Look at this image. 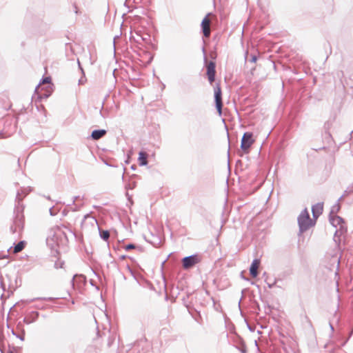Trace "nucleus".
<instances>
[{
    "mask_svg": "<svg viewBox=\"0 0 353 353\" xmlns=\"http://www.w3.org/2000/svg\"><path fill=\"white\" fill-rule=\"evenodd\" d=\"M148 154L145 152H140L139 153V165L141 166H143V165H146L148 164Z\"/></svg>",
    "mask_w": 353,
    "mask_h": 353,
    "instance_id": "13",
    "label": "nucleus"
},
{
    "mask_svg": "<svg viewBox=\"0 0 353 353\" xmlns=\"http://www.w3.org/2000/svg\"><path fill=\"white\" fill-rule=\"evenodd\" d=\"M34 307H35L36 309H38V310H44V309L46 308V307H45V306L41 305H36L34 306Z\"/></svg>",
    "mask_w": 353,
    "mask_h": 353,
    "instance_id": "28",
    "label": "nucleus"
},
{
    "mask_svg": "<svg viewBox=\"0 0 353 353\" xmlns=\"http://www.w3.org/2000/svg\"><path fill=\"white\" fill-rule=\"evenodd\" d=\"M203 52H205V48L204 47L203 48Z\"/></svg>",
    "mask_w": 353,
    "mask_h": 353,
    "instance_id": "46",
    "label": "nucleus"
},
{
    "mask_svg": "<svg viewBox=\"0 0 353 353\" xmlns=\"http://www.w3.org/2000/svg\"><path fill=\"white\" fill-rule=\"evenodd\" d=\"M254 142L253 139V134L250 132H246L243 134L241 141V148L245 152L248 153L249 148Z\"/></svg>",
    "mask_w": 353,
    "mask_h": 353,
    "instance_id": "5",
    "label": "nucleus"
},
{
    "mask_svg": "<svg viewBox=\"0 0 353 353\" xmlns=\"http://www.w3.org/2000/svg\"><path fill=\"white\" fill-rule=\"evenodd\" d=\"M26 242L24 241H19L14 247V252L18 253L22 251L25 248Z\"/></svg>",
    "mask_w": 353,
    "mask_h": 353,
    "instance_id": "17",
    "label": "nucleus"
},
{
    "mask_svg": "<svg viewBox=\"0 0 353 353\" xmlns=\"http://www.w3.org/2000/svg\"><path fill=\"white\" fill-rule=\"evenodd\" d=\"M100 114H101V115H102V110H100Z\"/></svg>",
    "mask_w": 353,
    "mask_h": 353,
    "instance_id": "47",
    "label": "nucleus"
},
{
    "mask_svg": "<svg viewBox=\"0 0 353 353\" xmlns=\"http://www.w3.org/2000/svg\"><path fill=\"white\" fill-rule=\"evenodd\" d=\"M82 206H83V204H81V205H75V207L72 210L73 211H79Z\"/></svg>",
    "mask_w": 353,
    "mask_h": 353,
    "instance_id": "29",
    "label": "nucleus"
},
{
    "mask_svg": "<svg viewBox=\"0 0 353 353\" xmlns=\"http://www.w3.org/2000/svg\"><path fill=\"white\" fill-rule=\"evenodd\" d=\"M214 101L216 108L219 114L221 115L222 113L223 103L221 97V90L219 85H216L214 87Z\"/></svg>",
    "mask_w": 353,
    "mask_h": 353,
    "instance_id": "7",
    "label": "nucleus"
},
{
    "mask_svg": "<svg viewBox=\"0 0 353 353\" xmlns=\"http://www.w3.org/2000/svg\"><path fill=\"white\" fill-rule=\"evenodd\" d=\"M30 188H24L18 191L16 196V204L14 210L12 222L10 226L12 234H18L19 236L23 230L25 225V217L23 214L24 205L22 203L23 199L29 193Z\"/></svg>",
    "mask_w": 353,
    "mask_h": 353,
    "instance_id": "1",
    "label": "nucleus"
},
{
    "mask_svg": "<svg viewBox=\"0 0 353 353\" xmlns=\"http://www.w3.org/2000/svg\"><path fill=\"white\" fill-rule=\"evenodd\" d=\"M112 343V340L110 338L108 341V346H110Z\"/></svg>",
    "mask_w": 353,
    "mask_h": 353,
    "instance_id": "32",
    "label": "nucleus"
},
{
    "mask_svg": "<svg viewBox=\"0 0 353 353\" xmlns=\"http://www.w3.org/2000/svg\"><path fill=\"white\" fill-rule=\"evenodd\" d=\"M54 299L52 298V297H37V298H34V299H30L29 301V302H32V301H37V300L52 301Z\"/></svg>",
    "mask_w": 353,
    "mask_h": 353,
    "instance_id": "21",
    "label": "nucleus"
},
{
    "mask_svg": "<svg viewBox=\"0 0 353 353\" xmlns=\"http://www.w3.org/2000/svg\"><path fill=\"white\" fill-rule=\"evenodd\" d=\"M78 65H79V68L81 70L82 72H83V69H82V68L81 66V64H80V62H79V60H78Z\"/></svg>",
    "mask_w": 353,
    "mask_h": 353,
    "instance_id": "33",
    "label": "nucleus"
},
{
    "mask_svg": "<svg viewBox=\"0 0 353 353\" xmlns=\"http://www.w3.org/2000/svg\"><path fill=\"white\" fill-rule=\"evenodd\" d=\"M73 7H74V12H75L76 14H78V12H79V10H78V8H77V5H76L75 3L73 5Z\"/></svg>",
    "mask_w": 353,
    "mask_h": 353,
    "instance_id": "31",
    "label": "nucleus"
},
{
    "mask_svg": "<svg viewBox=\"0 0 353 353\" xmlns=\"http://www.w3.org/2000/svg\"><path fill=\"white\" fill-rule=\"evenodd\" d=\"M299 230L301 232H303L307 230L310 226L313 225L312 221L310 217L307 210L304 209L297 219Z\"/></svg>",
    "mask_w": 353,
    "mask_h": 353,
    "instance_id": "4",
    "label": "nucleus"
},
{
    "mask_svg": "<svg viewBox=\"0 0 353 353\" xmlns=\"http://www.w3.org/2000/svg\"><path fill=\"white\" fill-rule=\"evenodd\" d=\"M85 280V277L82 275H74L72 279V285H74L75 282H83Z\"/></svg>",
    "mask_w": 353,
    "mask_h": 353,
    "instance_id": "20",
    "label": "nucleus"
},
{
    "mask_svg": "<svg viewBox=\"0 0 353 353\" xmlns=\"http://www.w3.org/2000/svg\"><path fill=\"white\" fill-rule=\"evenodd\" d=\"M81 199V200H83V199H84V196H81V197L80 196H74V197L72 198V205H74V204H75L76 201H77V199Z\"/></svg>",
    "mask_w": 353,
    "mask_h": 353,
    "instance_id": "24",
    "label": "nucleus"
},
{
    "mask_svg": "<svg viewBox=\"0 0 353 353\" xmlns=\"http://www.w3.org/2000/svg\"><path fill=\"white\" fill-rule=\"evenodd\" d=\"M50 213L51 215H54V214L52 213V208L50 209Z\"/></svg>",
    "mask_w": 353,
    "mask_h": 353,
    "instance_id": "38",
    "label": "nucleus"
},
{
    "mask_svg": "<svg viewBox=\"0 0 353 353\" xmlns=\"http://www.w3.org/2000/svg\"><path fill=\"white\" fill-rule=\"evenodd\" d=\"M92 219H93L96 223H97V219H96L94 217H92Z\"/></svg>",
    "mask_w": 353,
    "mask_h": 353,
    "instance_id": "40",
    "label": "nucleus"
},
{
    "mask_svg": "<svg viewBox=\"0 0 353 353\" xmlns=\"http://www.w3.org/2000/svg\"><path fill=\"white\" fill-rule=\"evenodd\" d=\"M125 256H122L121 258V259H125Z\"/></svg>",
    "mask_w": 353,
    "mask_h": 353,
    "instance_id": "45",
    "label": "nucleus"
},
{
    "mask_svg": "<svg viewBox=\"0 0 353 353\" xmlns=\"http://www.w3.org/2000/svg\"><path fill=\"white\" fill-rule=\"evenodd\" d=\"M137 246L133 243H129L125 246V250L128 251L130 250L135 249Z\"/></svg>",
    "mask_w": 353,
    "mask_h": 353,
    "instance_id": "23",
    "label": "nucleus"
},
{
    "mask_svg": "<svg viewBox=\"0 0 353 353\" xmlns=\"http://www.w3.org/2000/svg\"><path fill=\"white\" fill-rule=\"evenodd\" d=\"M207 72H206V74L208 76V80L210 81V83H212L214 79H215V73H216V70H215V68H216V64L214 61H210L207 66Z\"/></svg>",
    "mask_w": 353,
    "mask_h": 353,
    "instance_id": "8",
    "label": "nucleus"
},
{
    "mask_svg": "<svg viewBox=\"0 0 353 353\" xmlns=\"http://www.w3.org/2000/svg\"><path fill=\"white\" fill-rule=\"evenodd\" d=\"M12 334L16 336V335H17L15 332H14V330L12 329Z\"/></svg>",
    "mask_w": 353,
    "mask_h": 353,
    "instance_id": "36",
    "label": "nucleus"
},
{
    "mask_svg": "<svg viewBox=\"0 0 353 353\" xmlns=\"http://www.w3.org/2000/svg\"><path fill=\"white\" fill-rule=\"evenodd\" d=\"M329 221L332 225L334 228H337L339 226V228L337 229L334 235V241L336 243L339 244L341 242V236L346 233L347 228L344 225V220L339 216H329Z\"/></svg>",
    "mask_w": 353,
    "mask_h": 353,
    "instance_id": "2",
    "label": "nucleus"
},
{
    "mask_svg": "<svg viewBox=\"0 0 353 353\" xmlns=\"http://www.w3.org/2000/svg\"><path fill=\"white\" fill-rule=\"evenodd\" d=\"M201 259L198 254H192L183 258L182 265L184 269L188 270L199 263Z\"/></svg>",
    "mask_w": 353,
    "mask_h": 353,
    "instance_id": "6",
    "label": "nucleus"
},
{
    "mask_svg": "<svg viewBox=\"0 0 353 353\" xmlns=\"http://www.w3.org/2000/svg\"><path fill=\"white\" fill-rule=\"evenodd\" d=\"M103 103L101 105V109H103Z\"/></svg>",
    "mask_w": 353,
    "mask_h": 353,
    "instance_id": "44",
    "label": "nucleus"
},
{
    "mask_svg": "<svg viewBox=\"0 0 353 353\" xmlns=\"http://www.w3.org/2000/svg\"><path fill=\"white\" fill-rule=\"evenodd\" d=\"M242 278L244 279V280H248V279L243 277V276H242Z\"/></svg>",
    "mask_w": 353,
    "mask_h": 353,
    "instance_id": "43",
    "label": "nucleus"
},
{
    "mask_svg": "<svg viewBox=\"0 0 353 353\" xmlns=\"http://www.w3.org/2000/svg\"><path fill=\"white\" fill-rule=\"evenodd\" d=\"M63 265H64V262L63 261H60V260H57V261H55V263L54 264V267L56 269L62 268Z\"/></svg>",
    "mask_w": 353,
    "mask_h": 353,
    "instance_id": "22",
    "label": "nucleus"
},
{
    "mask_svg": "<svg viewBox=\"0 0 353 353\" xmlns=\"http://www.w3.org/2000/svg\"><path fill=\"white\" fill-rule=\"evenodd\" d=\"M245 59L247 61H250L251 63H254L257 60V55L256 54H251L250 57L248 58V52H246L245 55Z\"/></svg>",
    "mask_w": 353,
    "mask_h": 353,
    "instance_id": "19",
    "label": "nucleus"
},
{
    "mask_svg": "<svg viewBox=\"0 0 353 353\" xmlns=\"http://www.w3.org/2000/svg\"><path fill=\"white\" fill-rule=\"evenodd\" d=\"M90 217V214H87L84 216V219H86L87 218Z\"/></svg>",
    "mask_w": 353,
    "mask_h": 353,
    "instance_id": "35",
    "label": "nucleus"
},
{
    "mask_svg": "<svg viewBox=\"0 0 353 353\" xmlns=\"http://www.w3.org/2000/svg\"><path fill=\"white\" fill-rule=\"evenodd\" d=\"M24 335H25V332H24V330H23L21 334L16 335V337L19 338L21 341H23L24 340Z\"/></svg>",
    "mask_w": 353,
    "mask_h": 353,
    "instance_id": "25",
    "label": "nucleus"
},
{
    "mask_svg": "<svg viewBox=\"0 0 353 353\" xmlns=\"http://www.w3.org/2000/svg\"><path fill=\"white\" fill-rule=\"evenodd\" d=\"M343 195H342L339 199L337 201H339V203L340 202V201H341L342 198H343Z\"/></svg>",
    "mask_w": 353,
    "mask_h": 353,
    "instance_id": "39",
    "label": "nucleus"
},
{
    "mask_svg": "<svg viewBox=\"0 0 353 353\" xmlns=\"http://www.w3.org/2000/svg\"><path fill=\"white\" fill-rule=\"evenodd\" d=\"M38 316H39L38 312H32L29 316L24 318L23 321L26 324H30V323L35 321L37 319Z\"/></svg>",
    "mask_w": 353,
    "mask_h": 353,
    "instance_id": "14",
    "label": "nucleus"
},
{
    "mask_svg": "<svg viewBox=\"0 0 353 353\" xmlns=\"http://www.w3.org/2000/svg\"><path fill=\"white\" fill-rule=\"evenodd\" d=\"M51 83V78L50 77H46L42 79V82H40L39 84L36 88L35 90L37 91L41 87V84H47L48 87L50 86Z\"/></svg>",
    "mask_w": 353,
    "mask_h": 353,
    "instance_id": "18",
    "label": "nucleus"
},
{
    "mask_svg": "<svg viewBox=\"0 0 353 353\" xmlns=\"http://www.w3.org/2000/svg\"><path fill=\"white\" fill-rule=\"evenodd\" d=\"M323 205L322 203H318L312 207V212L314 219H316L323 212Z\"/></svg>",
    "mask_w": 353,
    "mask_h": 353,
    "instance_id": "11",
    "label": "nucleus"
},
{
    "mask_svg": "<svg viewBox=\"0 0 353 353\" xmlns=\"http://www.w3.org/2000/svg\"><path fill=\"white\" fill-rule=\"evenodd\" d=\"M239 350L241 353H247L246 347L244 345H243L242 347L239 348Z\"/></svg>",
    "mask_w": 353,
    "mask_h": 353,
    "instance_id": "27",
    "label": "nucleus"
},
{
    "mask_svg": "<svg viewBox=\"0 0 353 353\" xmlns=\"http://www.w3.org/2000/svg\"><path fill=\"white\" fill-rule=\"evenodd\" d=\"M43 95L45 97H48L49 96V94H44Z\"/></svg>",
    "mask_w": 353,
    "mask_h": 353,
    "instance_id": "41",
    "label": "nucleus"
},
{
    "mask_svg": "<svg viewBox=\"0 0 353 353\" xmlns=\"http://www.w3.org/2000/svg\"><path fill=\"white\" fill-rule=\"evenodd\" d=\"M267 284H268V286L269 288H272L276 284V281H274L272 283L267 282Z\"/></svg>",
    "mask_w": 353,
    "mask_h": 353,
    "instance_id": "30",
    "label": "nucleus"
},
{
    "mask_svg": "<svg viewBox=\"0 0 353 353\" xmlns=\"http://www.w3.org/2000/svg\"><path fill=\"white\" fill-rule=\"evenodd\" d=\"M340 209H341L340 203H339V201H336V203H334L331 208L330 216L336 215V214L340 210Z\"/></svg>",
    "mask_w": 353,
    "mask_h": 353,
    "instance_id": "15",
    "label": "nucleus"
},
{
    "mask_svg": "<svg viewBox=\"0 0 353 353\" xmlns=\"http://www.w3.org/2000/svg\"><path fill=\"white\" fill-rule=\"evenodd\" d=\"M106 134L105 130H94L92 132L91 137L94 140H98L102 138Z\"/></svg>",
    "mask_w": 353,
    "mask_h": 353,
    "instance_id": "12",
    "label": "nucleus"
},
{
    "mask_svg": "<svg viewBox=\"0 0 353 353\" xmlns=\"http://www.w3.org/2000/svg\"><path fill=\"white\" fill-rule=\"evenodd\" d=\"M260 265V260L254 259L250 267V274L253 278H256L258 276V268Z\"/></svg>",
    "mask_w": 353,
    "mask_h": 353,
    "instance_id": "10",
    "label": "nucleus"
},
{
    "mask_svg": "<svg viewBox=\"0 0 353 353\" xmlns=\"http://www.w3.org/2000/svg\"><path fill=\"white\" fill-rule=\"evenodd\" d=\"M330 327L332 331H334V327L332 323H330Z\"/></svg>",
    "mask_w": 353,
    "mask_h": 353,
    "instance_id": "34",
    "label": "nucleus"
},
{
    "mask_svg": "<svg viewBox=\"0 0 353 353\" xmlns=\"http://www.w3.org/2000/svg\"><path fill=\"white\" fill-rule=\"evenodd\" d=\"M339 266V260L337 261V267Z\"/></svg>",
    "mask_w": 353,
    "mask_h": 353,
    "instance_id": "42",
    "label": "nucleus"
},
{
    "mask_svg": "<svg viewBox=\"0 0 353 353\" xmlns=\"http://www.w3.org/2000/svg\"><path fill=\"white\" fill-rule=\"evenodd\" d=\"M63 236L64 234L60 229H52L46 238V243L51 249H55L60 245Z\"/></svg>",
    "mask_w": 353,
    "mask_h": 353,
    "instance_id": "3",
    "label": "nucleus"
},
{
    "mask_svg": "<svg viewBox=\"0 0 353 353\" xmlns=\"http://www.w3.org/2000/svg\"><path fill=\"white\" fill-rule=\"evenodd\" d=\"M211 14V13H208L202 20L201 21V28L203 33V35L205 37H209L210 35V21L208 19V17Z\"/></svg>",
    "mask_w": 353,
    "mask_h": 353,
    "instance_id": "9",
    "label": "nucleus"
},
{
    "mask_svg": "<svg viewBox=\"0 0 353 353\" xmlns=\"http://www.w3.org/2000/svg\"><path fill=\"white\" fill-rule=\"evenodd\" d=\"M99 236L100 237L104 240V241H108L110 238V232L108 230H101L100 228H99Z\"/></svg>",
    "mask_w": 353,
    "mask_h": 353,
    "instance_id": "16",
    "label": "nucleus"
},
{
    "mask_svg": "<svg viewBox=\"0 0 353 353\" xmlns=\"http://www.w3.org/2000/svg\"><path fill=\"white\" fill-rule=\"evenodd\" d=\"M127 268H128V270H129L131 273H132V270H131V268H130V266H129V265H128V266H127Z\"/></svg>",
    "mask_w": 353,
    "mask_h": 353,
    "instance_id": "37",
    "label": "nucleus"
},
{
    "mask_svg": "<svg viewBox=\"0 0 353 353\" xmlns=\"http://www.w3.org/2000/svg\"><path fill=\"white\" fill-rule=\"evenodd\" d=\"M8 353H12V352H9Z\"/></svg>",
    "mask_w": 353,
    "mask_h": 353,
    "instance_id": "48",
    "label": "nucleus"
},
{
    "mask_svg": "<svg viewBox=\"0 0 353 353\" xmlns=\"http://www.w3.org/2000/svg\"><path fill=\"white\" fill-rule=\"evenodd\" d=\"M353 192V185L352 186H349L347 189L345 190V193L350 194Z\"/></svg>",
    "mask_w": 353,
    "mask_h": 353,
    "instance_id": "26",
    "label": "nucleus"
}]
</instances>
